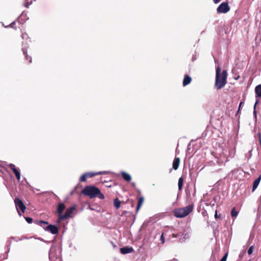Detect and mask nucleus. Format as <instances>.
Here are the masks:
<instances>
[{
  "instance_id": "f257e3e1",
  "label": "nucleus",
  "mask_w": 261,
  "mask_h": 261,
  "mask_svg": "<svg viewBox=\"0 0 261 261\" xmlns=\"http://www.w3.org/2000/svg\"><path fill=\"white\" fill-rule=\"evenodd\" d=\"M82 193L90 198L95 197H98L100 199H103L105 198V196L101 193L100 190L97 187L94 186H87L85 187L82 190Z\"/></svg>"
},
{
  "instance_id": "f03ea898",
  "label": "nucleus",
  "mask_w": 261,
  "mask_h": 261,
  "mask_svg": "<svg viewBox=\"0 0 261 261\" xmlns=\"http://www.w3.org/2000/svg\"><path fill=\"white\" fill-rule=\"evenodd\" d=\"M216 72L215 87L219 90L222 88L225 85L227 73L226 70H223L222 73H221V68L220 66H218L216 68Z\"/></svg>"
},
{
  "instance_id": "7ed1b4c3",
  "label": "nucleus",
  "mask_w": 261,
  "mask_h": 261,
  "mask_svg": "<svg viewBox=\"0 0 261 261\" xmlns=\"http://www.w3.org/2000/svg\"><path fill=\"white\" fill-rule=\"evenodd\" d=\"M14 203L16 208L18 214L21 216V212L23 213H24L26 210V206L23 203V201L18 198H15L14 199Z\"/></svg>"
},
{
  "instance_id": "20e7f679",
  "label": "nucleus",
  "mask_w": 261,
  "mask_h": 261,
  "mask_svg": "<svg viewBox=\"0 0 261 261\" xmlns=\"http://www.w3.org/2000/svg\"><path fill=\"white\" fill-rule=\"evenodd\" d=\"M193 210V206L191 204L180 208V218L187 216L192 212Z\"/></svg>"
},
{
  "instance_id": "39448f33",
  "label": "nucleus",
  "mask_w": 261,
  "mask_h": 261,
  "mask_svg": "<svg viewBox=\"0 0 261 261\" xmlns=\"http://www.w3.org/2000/svg\"><path fill=\"white\" fill-rule=\"evenodd\" d=\"M230 10V8L227 3H222L217 9L218 13H226Z\"/></svg>"
},
{
  "instance_id": "423d86ee",
  "label": "nucleus",
  "mask_w": 261,
  "mask_h": 261,
  "mask_svg": "<svg viewBox=\"0 0 261 261\" xmlns=\"http://www.w3.org/2000/svg\"><path fill=\"white\" fill-rule=\"evenodd\" d=\"M75 209V206H72L67 208L65 212V213L60 216V220H65L68 218L70 217L71 214L73 213V212Z\"/></svg>"
},
{
  "instance_id": "0eeeda50",
  "label": "nucleus",
  "mask_w": 261,
  "mask_h": 261,
  "mask_svg": "<svg viewBox=\"0 0 261 261\" xmlns=\"http://www.w3.org/2000/svg\"><path fill=\"white\" fill-rule=\"evenodd\" d=\"M44 229L46 231H49L53 234H56L59 232L58 228L56 226L53 225H49L44 228Z\"/></svg>"
},
{
  "instance_id": "6e6552de",
  "label": "nucleus",
  "mask_w": 261,
  "mask_h": 261,
  "mask_svg": "<svg viewBox=\"0 0 261 261\" xmlns=\"http://www.w3.org/2000/svg\"><path fill=\"white\" fill-rule=\"evenodd\" d=\"M8 167L10 168L12 170L14 173L15 174L16 177L18 180H19L20 179V173L19 170L16 168V166L13 164H9L8 165Z\"/></svg>"
},
{
  "instance_id": "1a4fd4ad",
  "label": "nucleus",
  "mask_w": 261,
  "mask_h": 261,
  "mask_svg": "<svg viewBox=\"0 0 261 261\" xmlns=\"http://www.w3.org/2000/svg\"><path fill=\"white\" fill-rule=\"evenodd\" d=\"M66 208L65 205L63 203H59L57 206V211L59 215V218L60 220V216L63 215V211Z\"/></svg>"
},
{
  "instance_id": "9d476101",
  "label": "nucleus",
  "mask_w": 261,
  "mask_h": 261,
  "mask_svg": "<svg viewBox=\"0 0 261 261\" xmlns=\"http://www.w3.org/2000/svg\"><path fill=\"white\" fill-rule=\"evenodd\" d=\"M134 249L132 247H125L120 249V252L123 254L132 253Z\"/></svg>"
},
{
  "instance_id": "9b49d317",
  "label": "nucleus",
  "mask_w": 261,
  "mask_h": 261,
  "mask_svg": "<svg viewBox=\"0 0 261 261\" xmlns=\"http://www.w3.org/2000/svg\"><path fill=\"white\" fill-rule=\"evenodd\" d=\"M107 172L106 171H101V172H87L86 173L87 177H92L96 175H101V174H106Z\"/></svg>"
},
{
  "instance_id": "f8f14e48",
  "label": "nucleus",
  "mask_w": 261,
  "mask_h": 261,
  "mask_svg": "<svg viewBox=\"0 0 261 261\" xmlns=\"http://www.w3.org/2000/svg\"><path fill=\"white\" fill-rule=\"evenodd\" d=\"M192 81L191 77L189 76L188 75H186L184 77L183 82H182V85L184 86H186L189 84Z\"/></svg>"
},
{
  "instance_id": "ddd939ff",
  "label": "nucleus",
  "mask_w": 261,
  "mask_h": 261,
  "mask_svg": "<svg viewBox=\"0 0 261 261\" xmlns=\"http://www.w3.org/2000/svg\"><path fill=\"white\" fill-rule=\"evenodd\" d=\"M260 180H261V175H259V177L254 180V181L253 182V187H252V191L253 192L255 190V189L257 188V187H258Z\"/></svg>"
},
{
  "instance_id": "4468645a",
  "label": "nucleus",
  "mask_w": 261,
  "mask_h": 261,
  "mask_svg": "<svg viewBox=\"0 0 261 261\" xmlns=\"http://www.w3.org/2000/svg\"><path fill=\"white\" fill-rule=\"evenodd\" d=\"M256 93V98H258L261 97V84L257 86L255 88Z\"/></svg>"
},
{
  "instance_id": "2eb2a0df",
  "label": "nucleus",
  "mask_w": 261,
  "mask_h": 261,
  "mask_svg": "<svg viewBox=\"0 0 261 261\" xmlns=\"http://www.w3.org/2000/svg\"><path fill=\"white\" fill-rule=\"evenodd\" d=\"M144 199L143 197H140L138 198V204H137V208H136L137 212H138L139 211V210H140V207H141L142 204L144 202Z\"/></svg>"
},
{
  "instance_id": "dca6fc26",
  "label": "nucleus",
  "mask_w": 261,
  "mask_h": 261,
  "mask_svg": "<svg viewBox=\"0 0 261 261\" xmlns=\"http://www.w3.org/2000/svg\"><path fill=\"white\" fill-rule=\"evenodd\" d=\"M121 175H122V177L123 178V179H124L125 180H126L127 181H130L132 178H131L130 175L129 174H128L125 172H122L121 173Z\"/></svg>"
},
{
  "instance_id": "f3484780",
  "label": "nucleus",
  "mask_w": 261,
  "mask_h": 261,
  "mask_svg": "<svg viewBox=\"0 0 261 261\" xmlns=\"http://www.w3.org/2000/svg\"><path fill=\"white\" fill-rule=\"evenodd\" d=\"M179 165V158H175L173 163V169L174 170L177 169Z\"/></svg>"
},
{
  "instance_id": "a211bd4d",
  "label": "nucleus",
  "mask_w": 261,
  "mask_h": 261,
  "mask_svg": "<svg viewBox=\"0 0 261 261\" xmlns=\"http://www.w3.org/2000/svg\"><path fill=\"white\" fill-rule=\"evenodd\" d=\"M120 204L121 202L117 198L114 200V205L117 210L120 207Z\"/></svg>"
},
{
  "instance_id": "6ab92c4d",
  "label": "nucleus",
  "mask_w": 261,
  "mask_h": 261,
  "mask_svg": "<svg viewBox=\"0 0 261 261\" xmlns=\"http://www.w3.org/2000/svg\"><path fill=\"white\" fill-rule=\"evenodd\" d=\"M22 51H23V54L25 55V58L27 60H29V63H31L32 62V58L31 57H29L28 54H27V51L24 48H22Z\"/></svg>"
},
{
  "instance_id": "aec40b11",
  "label": "nucleus",
  "mask_w": 261,
  "mask_h": 261,
  "mask_svg": "<svg viewBox=\"0 0 261 261\" xmlns=\"http://www.w3.org/2000/svg\"><path fill=\"white\" fill-rule=\"evenodd\" d=\"M35 1L36 0H25L24 3V7L26 8H28L29 6L32 4L33 2Z\"/></svg>"
},
{
  "instance_id": "412c9836",
  "label": "nucleus",
  "mask_w": 261,
  "mask_h": 261,
  "mask_svg": "<svg viewBox=\"0 0 261 261\" xmlns=\"http://www.w3.org/2000/svg\"><path fill=\"white\" fill-rule=\"evenodd\" d=\"M238 215V212L237 211L234 207H233L231 212V215L232 217H236Z\"/></svg>"
},
{
  "instance_id": "4be33fe9",
  "label": "nucleus",
  "mask_w": 261,
  "mask_h": 261,
  "mask_svg": "<svg viewBox=\"0 0 261 261\" xmlns=\"http://www.w3.org/2000/svg\"><path fill=\"white\" fill-rule=\"evenodd\" d=\"M87 177V176L86 175V173L83 174L81 177H80V181L82 182H84L86 181V178Z\"/></svg>"
},
{
  "instance_id": "5701e85b",
  "label": "nucleus",
  "mask_w": 261,
  "mask_h": 261,
  "mask_svg": "<svg viewBox=\"0 0 261 261\" xmlns=\"http://www.w3.org/2000/svg\"><path fill=\"white\" fill-rule=\"evenodd\" d=\"M174 214L176 217L179 218V208H176L174 211Z\"/></svg>"
},
{
  "instance_id": "b1692460",
  "label": "nucleus",
  "mask_w": 261,
  "mask_h": 261,
  "mask_svg": "<svg viewBox=\"0 0 261 261\" xmlns=\"http://www.w3.org/2000/svg\"><path fill=\"white\" fill-rule=\"evenodd\" d=\"M25 219L29 223H31L33 222V219L31 217H25Z\"/></svg>"
},
{
  "instance_id": "393cba45",
  "label": "nucleus",
  "mask_w": 261,
  "mask_h": 261,
  "mask_svg": "<svg viewBox=\"0 0 261 261\" xmlns=\"http://www.w3.org/2000/svg\"><path fill=\"white\" fill-rule=\"evenodd\" d=\"M228 256V253H226L220 261H226Z\"/></svg>"
},
{
  "instance_id": "a878e982",
  "label": "nucleus",
  "mask_w": 261,
  "mask_h": 261,
  "mask_svg": "<svg viewBox=\"0 0 261 261\" xmlns=\"http://www.w3.org/2000/svg\"><path fill=\"white\" fill-rule=\"evenodd\" d=\"M253 246H251L250 247V248H249L248 250V254L249 255H250L252 254V252H253Z\"/></svg>"
},
{
  "instance_id": "bb28decb",
  "label": "nucleus",
  "mask_w": 261,
  "mask_h": 261,
  "mask_svg": "<svg viewBox=\"0 0 261 261\" xmlns=\"http://www.w3.org/2000/svg\"><path fill=\"white\" fill-rule=\"evenodd\" d=\"M258 102V99H256V102H255V103L254 104V112H253V113H254V115L255 116H256V111H255V108H256V105L257 104Z\"/></svg>"
},
{
  "instance_id": "cd10ccee",
  "label": "nucleus",
  "mask_w": 261,
  "mask_h": 261,
  "mask_svg": "<svg viewBox=\"0 0 261 261\" xmlns=\"http://www.w3.org/2000/svg\"><path fill=\"white\" fill-rule=\"evenodd\" d=\"M16 22L15 21L13 22L10 24V27L15 30H16V28L15 27Z\"/></svg>"
},
{
  "instance_id": "c85d7f7f",
  "label": "nucleus",
  "mask_w": 261,
  "mask_h": 261,
  "mask_svg": "<svg viewBox=\"0 0 261 261\" xmlns=\"http://www.w3.org/2000/svg\"><path fill=\"white\" fill-rule=\"evenodd\" d=\"M161 240L162 242V243H164V242H165V239H164V233H163L161 236Z\"/></svg>"
},
{
  "instance_id": "c756f323",
  "label": "nucleus",
  "mask_w": 261,
  "mask_h": 261,
  "mask_svg": "<svg viewBox=\"0 0 261 261\" xmlns=\"http://www.w3.org/2000/svg\"><path fill=\"white\" fill-rule=\"evenodd\" d=\"M40 224H45V225L48 224V222H46V221H42V220L40 221Z\"/></svg>"
},
{
  "instance_id": "7c9ffc66",
  "label": "nucleus",
  "mask_w": 261,
  "mask_h": 261,
  "mask_svg": "<svg viewBox=\"0 0 261 261\" xmlns=\"http://www.w3.org/2000/svg\"><path fill=\"white\" fill-rule=\"evenodd\" d=\"M215 217L216 219H217V218L220 217V216H219L218 215L217 211H215Z\"/></svg>"
},
{
  "instance_id": "2f4dec72",
  "label": "nucleus",
  "mask_w": 261,
  "mask_h": 261,
  "mask_svg": "<svg viewBox=\"0 0 261 261\" xmlns=\"http://www.w3.org/2000/svg\"><path fill=\"white\" fill-rule=\"evenodd\" d=\"M220 1L221 0H213V2L215 4H218Z\"/></svg>"
},
{
  "instance_id": "473e14b6",
  "label": "nucleus",
  "mask_w": 261,
  "mask_h": 261,
  "mask_svg": "<svg viewBox=\"0 0 261 261\" xmlns=\"http://www.w3.org/2000/svg\"><path fill=\"white\" fill-rule=\"evenodd\" d=\"M180 189H181V187H182V179L181 178H180Z\"/></svg>"
},
{
  "instance_id": "72a5a7b5",
  "label": "nucleus",
  "mask_w": 261,
  "mask_h": 261,
  "mask_svg": "<svg viewBox=\"0 0 261 261\" xmlns=\"http://www.w3.org/2000/svg\"><path fill=\"white\" fill-rule=\"evenodd\" d=\"M178 189L179 190V179L178 180Z\"/></svg>"
},
{
  "instance_id": "f704fd0d",
  "label": "nucleus",
  "mask_w": 261,
  "mask_h": 261,
  "mask_svg": "<svg viewBox=\"0 0 261 261\" xmlns=\"http://www.w3.org/2000/svg\"><path fill=\"white\" fill-rule=\"evenodd\" d=\"M23 16V14H22L21 15H20V17H22Z\"/></svg>"
}]
</instances>
